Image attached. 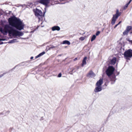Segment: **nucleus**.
<instances>
[{"mask_svg":"<svg viewBox=\"0 0 132 132\" xmlns=\"http://www.w3.org/2000/svg\"><path fill=\"white\" fill-rule=\"evenodd\" d=\"M9 24L4 25L6 21L1 20V24L4 27H0V32L4 35H6L8 32L9 34L12 35L13 36H22L23 33L17 30H21L23 28V26L22 22L19 18L13 16L9 18L8 20Z\"/></svg>","mask_w":132,"mask_h":132,"instance_id":"nucleus-1","label":"nucleus"},{"mask_svg":"<svg viewBox=\"0 0 132 132\" xmlns=\"http://www.w3.org/2000/svg\"><path fill=\"white\" fill-rule=\"evenodd\" d=\"M44 10L45 11L43 12V13H42L41 10L37 8L33 9V11L34 12L35 15L38 17L39 16H44L45 14L46 11V8H45Z\"/></svg>","mask_w":132,"mask_h":132,"instance_id":"nucleus-2","label":"nucleus"},{"mask_svg":"<svg viewBox=\"0 0 132 132\" xmlns=\"http://www.w3.org/2000/svg\"><path fill=\"white\" fill-rule=\"evenodd\" d=\"M123 55L125 59L127 60H130V59L132 57V50L128 49L125 51Z\"/></svg>","mask_w":132,"mask_h":132,"instance_id":"nucleus-3","label":"nucleus"},{"mask_svg":"<svg viewBox=\"0 0 132 132\" xmlns=\"http://www.w3.org/2000/svg\"><path fill=\"white\" fill-rule=\"evenodd\" d=\"M121 12H119V10L117 9L116 11V14L113 15L111 23L112 25L114 24L115 23L118 17L121 15Z\"/></svg>","mask_w":132,"mask_h":132,"instance_id":"nucleus-4","label":"nucleus"},{"mask_svg":"<svg viewBox=\"0 0 132 132\" xmlns=\"http://www.w3.org/2000/svg\"><path fill=\"white\" fill-rule=\"evenodd\" d=\"M115 70V68L112 66H109L106 71V75L109 76H110L112 74Z\"/></svg>","mask_w":132,"mask_h":132,"instance_id":"nucleus-5","label":"nucleus"},{"mask_svg":"<svg viewBox=\"0 0 132 132\" xmlns=\"http://www.w3.org/2000/svg\"><path fill=\"white\" fill-rule=\"evenodd\" d=\"M50 0H37L36 3L37 4H40L47 7L50 3Z\"/></svg>","mask_w":132,"mask_h":132,"instance_id":"nucleus-6","label":"nucleus"},{"mask_svg":"<svg viewBox=\"0 0 132 132\" xmlns=\"http://www.w3.org/2000/svg\"><path fill=\"white\" fill-rule=\"evenodd\" d=\"M95 74L92 70H90L87 73V76L89 78H92L95 76Z\"/></svg>","mask_w":132,"mask_h":132,"instance_id":"nucleus-7","label":"nucleus"},{"mask_svg":"<svg viewBox=\"0 0 132 132\" xmlns=\"http://www.w3.org/2000/svg\"><path fill=\"white\" fill-rule=\"evenodd\" d=\"M110 80L111 81V84H113L116 80V77L115 75H112L110 76Z\"/></svg>","mask_w":132,"mask_h":132,"instance_id":"nucleus-8","label":"nucleus"},{"mask_svg":"<svg viewBox=\"0 0 132 132\" xmlns=\"http://www.w3.org/2000/svg\"><path fill=\"white\" fill-rule=\"evenodd\" d=\"M94 90V91L95 92H98L101 91L102 90V88L101 86H97Z\"/></svg>","mask_w":132,"mask_h":132,"instance_id":"nucleus-9","label":"nucleus"},{"mask_svg":"<svg viewBox=\"0 0 132 132\" xmlns=\"http://www.w3.org/2000/svg\"><path fill=\"white\" fill-rule=\"evenodd\" d=\"M103 83V80L102 79H100L98 81L96 84V86H101Z\"/></svg>","mask_w":132,"mask_h":132,"instance_id":"nucleus-10","label":"nucleus"},{"mask_svg":"<svg viewBox=\"0 0 132 132\" xmlns=\"http://www.w3.org/2000/svg\"><path fill=\"white\" fill-rule=\"evenodd\" d=\"M60 29V28L58 26H55L52 27V29L53 31L55 30L59 31Z\"/></svg>","mask_w":132,"mask_h":132,"instance_id":"nucleus-11","label":"nucleus"},{"mask_svg":"<svg viewBox=\"0 0 132 132\" xmlns=\"http://www.w3.org/2000/svg\"><path fill=\"white\" fill-rule=\"evenodd\" d=\"M116 60V57H113L111 61V64L112 65H114L115 64Z\"/></svg>","mask_w":132,"mask_h":132,"instance_id":"nucleus-12","label":"nucleus"},{"mask_svg":"<svg viewBox=\"0 0 132 132\" xmlns=\"http://www.w3.org/2000/svg\"><path fill=\"white\" fill-rule=\"evenodd\" d=\"M87 59V57H85L82 60V64L81 65L82 67H83L84 65H85L86 64V60Z\"/></svg>","mask_w":132,"mask_h":132,"instance_id":"nucleus-13","label":"nucleus"},{"mask_svg":"<svg viewBox=\"0 0 132 132\" xmlns=\"http://www.w3.org/2000/svg\"><path fill=\"white\" fill-rule=\"evenodd\" d=\"M25 64V63L24 62H22V63H21L17 65H16L14 68H13L12 70H11V71L14 69L16 68L18 66H23ZM11 71V70H10ZM10 70L9 71H10Z\"/></svg>","mask_w":132,"mask_h":132,"instance_id":"nucleus-14","label":"nucleus"},{"mask_svg":"<svg viewBox=\"0 0 132 132\" xmlns=\"http://www.w3.org/2000/svg\"><path fill=\"white\" fill-rule=\"evenodd\" d=\"M63 44H67L68 45H69L70 44V43L69 41L65 40L63 41Z\"/></svg>","mask_w":132,"mask_h":132,"instance_id":"nucleus-15","label":"nucleus"},{"mask_svg":"<svg viewBox=\"0 0 132 132\" xmlns=\"http://www.w3.org/2000/svg\"><path fill=\"white\" fill-rule=\"evenodd\" d=\"M16 42L17 41L16 39H13L10 40V41L8 42L7 43L10 44H11Z\"/></svg>","mask_w":132,"mask_h":132,"instance_id":"nucleus-16","label":"nucleus"},{"mask_svg":"<svg viewBox=\"0 0 132 132\" xmlns=\"http://www.w3.org/2000/svg\"><path fill=\"white\" fill-rule=\"evenodd\" d=\"M33 4L32 3H30L29 4L26 5H25V6H26L27 7H30L31 8L32 7V6H33Z\"/></svg>","mask_w":132,"mask_h":132,"instance_id":"nucleus-17","label":"nucleus"},{"mask_svg":"<svg viewBox=\"0 0 132 132\" xmlns=\"http://www.w3.org/2000/svg\"><path fill=\"white\" fill-rule=\"evenodd\" d=\"M96 38V36L95 35H93L92 37L91 38V41L92 42Z\"/></svg>","mask_w":132,"mask_h":132,"instance_id":"nucleus-18","label":"nucleus"},{"mask_svg":"<svg viewBox=\"0 0 132 132\" xmlns=\"http://www.w3.org/2000/svg\"><path fill=\"white\" fill-rule=\"evenodd\" d=\"M132 28L131 27V26H129L127 27L126 30L129 31Z\"/></svg>","mask_w":132,"mask_h":132,"instance_id":"nucleus-19","label":"nucleus"},{"mask_svg":"<svg viewBox=\"0 0 132 132\" xmlns=\"http://www.w3.org/2000/svg\"><path fill=\"white\" fill-rule=\"evenodd\" d=\"M129 31L127 30L126 29L124 31L123 33V35H125L127 34L128 33Z\"/></svg>","mask_w":132,"mask_h":132,"instance_id":"nucleus-20","label":"nucleus"},{"mask_svg":"<svg viewBox=\"0 0 132 132\" xmlns=\"http://www.w3.org/2000/svg\"><path fill=\"white\" fill-rule=\"evenodd\" d=\"M6 40L4 38H0V41H4ZM3 42H0V44H3Z\"/></svg>","mask_w":132,"mask_h":132,"instance_id":"nucleus-21","label":"nucleus"},{"mask_svg":"<svg viewBox=\"0 0 132 132\" xmlns=\"http://www.w3.org/2000/svg\"><path fill=\"white\" fill-rule=\"evenodd\" d=\"M50 46H51V47H50L49 48V49H48L49 50H50L51 49L54 48L56 47H57V46H53V45H50Z\"/></svg>","mask_w":132,"mask_h":132,"instance_id":"nucleus-22","label":"nucleus"},{"mask_svg":"<svg viewBox=\"0 0 132 132\" xmlns=\"http://www.w3.org/2000/svg\"><path fill=\"white\" fill-rule=\"evenodd\" d=\"M85 38V37H81L79 38V39L81 41H82Z\"/></svg>","mask_w":132,"mask_h":132,"instance_id":"nucleus-23","label":"nucleus"},{"mask_svg":"<svg viewBox=\"0 0 132 132\" xmlns=\"http://www.w3.org/2000/svg\"><path fill=\"white\" fill-rule=\"evenodd\" d=\"M128 5V4H126L124 7L123 9L124 10H125L127 8Z\"/></svg>","mask_w":132,"mask_h":132,"instance_id":"nucleus-24","label":"nucleus"},{"mask_svg":"<svg viewBox=\"0 0 132 132\" xmlns=\"http://www.w3.org/2000/svg\"><path fill=\"white\" fill-rule=\"evenodd\" d=\"M7 73V72H5L4 73H3V74L0 75V78H1L2 77H3V76H4V75L6 74V73Z\"/></svg>","mask_w":132,"mask_h":132,"instance_id":"nucleus-25","label":"nucleus"},{"mask_svg":"<svg viewBox=\"0 0 132 132\" xmlns=\"http://www.w3.org/2000/svg\"><path fill=\"white\" fill-rule=\"evenodd\" d=\"M45 53V52H43L41 53H40L39 54L40 56H42Z\"/></svg>","mask_w":132,"mask_h":132,"instance_id":"nucleus-26","label":"nucleus"},{"mask_svg":"<svg viewBox=\"0 0 132 132\" xmlns=\"http://www.w3.org/2000/svg\"><path fill=\"white\" fill-rule=\"evenodd\" d=\"M100 33V31H97L96 34V36L98 35Z\"/></svg>","mask_w":132,"mask_h":132,"instance_id":"nucleus-27","label":"nucleus"},{"mask_svg":"<svg viewBox=\"0 0 132 132\" xmlns=\"http://www.w3.org/2000/svg\"><path fill=\"white\" fill-rule=\"evenodd\" d=\"M40 56V54H39L38 55L36 56L35 57L36 59H37Z\"/></svg>","mask_w":132,"mask_h":132,"instance_id":"nucleus-28","label":"nucleus"},{"mask_svg":"<svg viewBox=\"0 0 132 132\" xmlns=\"http://www.w3.org/2000/svg\"><path fill=\"white\" fill-rule=\"evenodd\" d=\"M40 56V54H39L38 55L36 56L35 57L36 59H37Z\"/></svg>","mask_w":132,"mask_h":132,"instance_id":"nucleus-29","label":"nucleus"},{"mask_svg":"<svg viewBox=\"0 0 132 132\" xmlns=\"http://www.w3.org/2000/svg\"><path fill=\"white\" fill-rule=\"evenodd\" d=\"M61 73H60L58 75V77H60L61 76Z\"/></svg>","mask_w":132,"mask_h":132,"instance_id":"nucleus-30","label":"nucleus"},{"mask_svg":"<svg viewBox=\"0 0 132 132\" xmlns=\"http://www.w3.org/2000/svg\"><path fill=\"white\" fill-rule=\"evenodd\" d=\"M10 113V111H8L6 112L5 114L6 115H7Z\"/></svg>","mask_w":132,"mask_h":132,"instance_id":"nucleus-31","label":"nucleus"},{"mask_svg":"<svg viewBox=\"0 0 132 132\" xmlns=\"http://www.w3.org/2000/svg\"><path fill=\"white\" fill-rule=\"evenodd\" d=\"M118 25L117 24H116L115 26L114 27V28H116V27L118 26Z\"/></svg>","mask_w":132,"mask_h":132,"instance_id":"nucleus-32","label":"nucleus"},{"mask_svg":"<svg viewBox=\"0 0 132 132\" xmlns=\"http://www.w3.org/2000/svg\"><path fill=\"white\" fill-rule=\"evenodd\" d=\"M131 2V0H130L128 2V3H127V4H128V5Z\"/></svg>","mask_w":132,"mask_h":132,"instance_id":"nucleus-33","label":"nucleus"},{"mask_svg":"<svg viewBox=\"0 0 132 132\" xmlns=\"http://www.w3.org/2000/svg\"><path fill=\"white\" fill-rule=\"evenodd\" d=\"M131 2V0H130L128 2V3H127V4H128V5Z\"/></svg>","mask_w":132,"mask_h":132,"instance_id":"nucleus-34","label":"nucleus"},{"mask_svg":"<svg viewBox=\"0 0 132 132\" xmlns=\"http://www.w3.org/2000/svg\"><path fill=\"white\" fill-rule=\"evenodd\" d=\"M77 60V57H76L73 60H74V61H76V60Z\"/></svg>","mask_w":132,"mask_h":132,"instance_id":"nucleus-35","label":"nucleus"},{"mask_svg":"<svg viewBox=\"0 0 132 132\" xmlns=\"http://www.w3.org/2000/svg\"><path fill=\"white\" fill-rule=\"evenodd\" d=\"M49 46H47L46 47V49H48V50H48V49H49Z\"/></svg>","mask_w":132,"mask_h":132,"instance_id":"nucleus-36","label":"nucleus"},{"mask_svg":"<svg viewBox=\"0 0 132 132\" xmlns=\"http://www.w3.org/2000/svg\"><path fill=\"white\" fill-rule=\"evenodd\" d=\"M121 22V21H119V23L117 24L118 25Z\"/></svg>","mask_w":132,"mask_h":132,"instance_id":"nucleus-37","label":"nucleus"},{"mask_svg":"<svg viewBox=\"0 0 132 132\" xmlns=\"http://www.w3.org/2000/svg\"><path fill=\"white\" fill-rule=\"evenodd\" d=\"M43 117H41V118L40 119V120H43Z\"/></svg>","mask_w":132,"mask_h":132,"instance_id":"nucleus-38","label":"nucleus"},{"mask_svg":"<svg viewBox=\"0 0 132 132\" xmlns=\"http://www.w3.org/2000/svg\"><path fill=\"white\" fill-rule=\"evenodd\" d=\"M33 56H31V57H30V59H33Z\"/></svg>","mask_w":132,"mask_h":132,"instance_id":"nucleus-39","label":"nucleus"},{"mask_svg":"<svg viewBox=\"0 0 132 132\" xmlns=\"http://www.w3.org/2000/svg\"><path fill=\"white\" fill-rule=\"evenodd\" d=\"M66 2H65V3H61V4H64Z\"/></svg>","mask_w":132,"mask_h":132,"instance_id":"nucleus-40","label":"nucleus"},{"mask_svg":"<svg viewBox=\"0 0 132 132\" xmlns=\"http://www.w3.org/2000/svg\"><path fill=\"white\" fill-rule=\"evenodd\" d=\"M59 56H61V54H60V55H59Z\"/></svg>","mask_w":132,"mask_h":132,"instance_id":"nucleus-41","label":"nucleus"},{"mask_svg":"<svg viewBox=\"0 0 132 132\" xmlns=\"http://www.w3.org/2000/svg\"><path fill=\"white\" fill-rule=\"evenodd\" d=\"M43 23V22H41V24H42Z\"/></svg>","mask_w":132,"mask_h":132,"instance_id":"nucleus-42","label":"nucleus"},{"mask_svg":"<svg viewBox=\"0 0 132 132\" xmlns=\"http://www.w3.org/2000/svg\"><path fill=\"white\" fill-rule=\"evenodd\" d=\"M44 26H41L42 27H44Z\"/></svg>","mask_w":132,"mask_h":132,"instance_id":"nucleus-43","label":"nucleus"},{"mask_svg":"<svg viewBox=\"0 0 132 132\" xmlns=\"http://www.w3.org/2000/svg\"><path fill=\"white\" fill-rule=\"evenodd\" d=\"M79 69V67H77V69Z\"/></svg>","mask_w":132,"mask_h":132,"instance_id":"nucleus-44","label":"nucleus"},{"mask_svg":"<svg viewBox=\"0 0 132 132\" xmlns=\"http://www.w3.org/2000/svg\"><path fill=\"white\" fill-rule=\"evenodd\" d=\"M85 34V32L83 34Z\"/></svg>","mask_w":132,"mask_h":132,"instance_id":"nucleus-45","label":"nucleus"}]
</instances>
